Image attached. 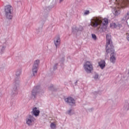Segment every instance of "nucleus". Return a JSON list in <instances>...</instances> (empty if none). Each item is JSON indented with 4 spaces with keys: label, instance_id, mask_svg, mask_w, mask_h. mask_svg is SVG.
<instances>
[{
    "label": "nucleus",
    "instance_id": "obj_1",
    "mask_svg": "<svg viewBox=\"0 0 129 129\" xmlns=\"http://www.w3.org/2000/svg\"><path fill=\"white\" fill-rule=\"evenodd\" d=\"M107 24H108L107 19H102L101 17H94L91 20L90 26L93 28H97V27L99 26L98 30H99V29L103 30V29H106Z\"/></svg>",
    "mask_w": 129,
    "mask_h": 129
},
{
    "label": "nucleus",
    "instance_id": "obj_2",
    "mask_svg": "<svg viewBox=\"0 0 129 129\" xmlns=\"http://www.w3.org/2000/svg\"><path fill=\"white\" fill-rule=\"evenodd\" d=\"M106 52L111 53L110 60L112 63H115V54H114V47L111 41V36L109 34L106 35Z\"/></svg>",
    "mask_w": 129,
    "mask_h": 129
},
{
    "label": "nucleus",
    "instance_id": "obj_3",
    "mask_svg": "<svg viewBox=\"0 0 129 129\" xmlns=\"http://www.w3.org/2000/svg\"><path fill=\"white\" fill-rule=\"evenodd\" d=\"M12 10H13V8L10 5H7L5 7V11L6 13V16L7 19H9V20H11L13 18Z\"/></svg>",
    "mask_w": 129,
    "mask_h": 129
},
{
    "label": "nucleus",
    "instance_id": "obj_4",
    "mask_svg": "<svg viewBox=\"0 0 129 129\" xmlns=\"http://www.w3.org/2000/svg\"><path fill=\"white\" fill-rule=\"evenodd\" d=\"M84 68L87 73H91V71L93 70V66L90 61H87L84 64Z\"/></svg>",
    "mask_w": 129,
    "mask_h": 129
},
{
    "label": "nucleus",
    "instance_id": "obj_5",
    "mask_svg": "<svg viewBox=\"0 0 129 129\" xmlns=\"http://www.w3.org/2000/svg\"><path fill=\"white\" fill-rule=\"evenodd\" d=\"M39 63H40V60H36L34 61V63L32 68V71H33V75L34 76H35V74H36L37 72H38V67H39Z\"/></svg>",
    "mask_w": 129,
    "mask_h": 129
},
{
    "label": "nucleus",
    "instance_id": "obj_6",
    "mask_svg": "<svg viewBox=\"0 0 129 129\" xmlns=\"http://www.w3.org/2000/svg\"><path fill=\"white\" fill-rule=\"evenodd\" d=\"M35 121L36 119L33 116L29 115L28 118L26 119V123L28 125H32L35 123Z\"/></svg>",
    "mask_w": 129,
    "mask_h": 129
},
{
    "label": "nucleus",
    "instance_id": "obj_7",
    "mask_svg": "<svg viewBox=\"0 0 129 129\" xmlns=\"http://www.w3.org/2000/svg\"><path fill=\"white\" fill-rule=\"evenodd\" d=\"M110 28L112 29H120L121 28V25L120 24H116L115 23H112L110 25Z\"/></svg>",
    "mask_w": 129,
    "mask_h": 129
},
{
    "label": "nucleus",
    "instance_id": "obj_8",
    "mask_svg": "<svg viewBox=\"0 0 129 129\" xmlns=\"http://www.w3.org/2000/svg\"><path fill=\"white\" fill-rule=\"evenodd\" d=\"M66 102L67 103H72V104H75V100L73 99L72 97H68L64 99Z\"/></svg>",
    "mask_w": 129,
    "mask_h": 129
},
{
    "label": "nucleus",
    "instance_id": "obj_9",
    "mask_svg": "<svg viewBox=\"0 0 129 129\" xmlns=\"http://www.w3.org/2000/svg\"><path fill=\"white\" fill-rule=\"evenodd\" d=\"M54 42L56 47H57V46H59V44L61 42V40L60 39V37L59 36L55 37L54 38Z\"/></svg>",
    "mask_w": 129,
    "mask_h": 129
},
{
    "label": "nucleus",
    "instance_id": "obj_10",
    "mask_svg": "<svg viewBox=\"0 0 129 129\" xmlns=\"http://www.w3.org/2000/svg\"><path fill=\"white\" fill-rule=\"evenodd\" d=\"M32 113L35 115V116H39V114H40V111L37 109V107H34L33 109Z\"/></svg>",
    "mask_w": 129,
    "mask_h": 129
},
{
    "label": "nucleus",
    "instance_id": "obj_11",
    "mask_svg": "<svg viewBox=\"0 0 129 129\" xmlns=\"http://www.w3.org/2000/svg\"><path fill=\"white\" fill-rule=\"evenodd\" d=\"M129 6V0H127L125 1H123L121 5V8L122 9H123V8H125L126 7H128Z\"/></svg>",
    "mask_w": 129,
    "mask_h": 129
},
{
    "label": "nucleus",
    "instance_id": "obj_12",
    "mask_svg": "<svg viewBox=\"0 0 129 129\" xmlns=\"http://www.w3.org/2000/svg\"><path fill=\"white\" fill-rule=\"evenodd\" d=\"M99 66H100L101 69H103L105 67V61L101 60L99 62Z\"/></svg>",
    "mask_w": 129,
    "mask_h": 129
},
{
    "label": "nucleus",
    "instance_id": "obj_13",
    "mask_svg": "<svg viewBox=\"0 0 129 129\" xmlns=\"http://www.w3.org/2000/svg\"><path fill=\"white\" fill-rule=\"evenodd\" d=\"M113 14L114 15V16H118V15L120 14V11H119V10L115 8L113 11Z\"/></svg>",
    "mask_w": 129,
    "mask_h": 129
},
{
    "label": "nucleus",
    "instance_id": "obj_14",
    "mask_svg": "<svg viewBox=\"0 0 129 129\" xmlns=\"http://www.w3.org/2000/svg\"><path fill=\"white\" fill-rule=\"evenodd\" d=\"M37 93H38V92L37 91V88H35L32 90V95H33V96H35L36 94H37Z\"/></svg>",
    "mask_w": 129,
    "mask_h": 129
},
{
    "label": "nucleus",
    "instance_id": "obj_15",
    "mask_svg": "<svg viewBox=\"0 0 129 129\" xmlns=\"http://www.w3.org/2000/svg\"><path fill=\"white\" fill-rule=\"evenodd\" d=\"M89 14H90V11H89V10H86L84 13V16H87L89 15Z\"/></svg>",
    "mask_w": 129,
    "mask_h": 129
},
{
    "label": "nucleus",
    "instance_id": "obj_16",
    "mask_svg": "<svg viewBox=\"0 0 129 129\" xmlns=\"http://www.w3.org/2000/svg\"><path fill=\"white\" fill-rule=\"evenodd\" d=\"M50 127L53 129L56 128V124H55L54 123H51L50 124Z\"/></svg>",
    "mask_w": 129,
    "mask_h": 129
},
{
    "label": "nucleus",
    "instance_id": "obj_17",
    "mask_svg": "<svg viewBox=\"0 0 129 129\" xmlns=\"http://www.w3.org/2000/svg\"><path fill=\"white\" fill-rule=\"evenodd\" d=\"M92 39H93V40H94L95 41H96V40L97 39V37H96V35L95 34H92Z\"/></svg>",
    "mask_w": 129,
    "mask_h": 129
},
{
    "label": "nucleus",
    "instance_id": "obj_18",
    "mask_svg": "<svg viewBox=\"0 0 129 129\" xmlns=\"http://www.w3.org/2000/svg\"><path fill=\"white\" fill-rule=\"evenodd\" d=\"M126 39L129 41V33H126Z\"/></svg>",
    "mask_w": 129,
    "mask_h": 129
},
{
    "label": "nucleus",
    "instance_id": "obj_19",
    "mask_svg": "<svg viewBox=\"0 0 129 129\" xmlns=\"http://www.w3.org/2000/svg\"><path fill=\"white\" fill-rule=\"evenodd\" d=\"M126 20H129V12L127 13V15L126 17Z\"/></svg>",
    "mask_w": 129,
    "mask_h": 129
},
{
    "label": "nucleus",
    "instance_id": "obj_20",
    "mask_svg": "<svg viewBox=\"0 0 129 129\" xmlns=\"http://www.w3.org/2000/svg\"><path fill=\"white\" fill-rule=\"evenodd\" d=\"M95 79H97V78H98V75H96L94 77Z\"/></svg>",
    "mask_w": 129,
    "mask_h": 129
},
{
    "label": "nucleus",
    "instance_id": "obj_21",
    "mask_svg": "<svg viewBox=\"0 0 129 129\" xmlns=\"http://www.w3.org/2000/svg\"><path fill=\"white\" fill-rule=\"evenodd\" d=\"M20 74H21V72H18H18H17V74H16V75H17V76H18V75H20Z\"/></svg>",
    "mask_w": 129,
    "mask_h": 129
},
{
    "label": "nucleus",
    "instance_id": "obj_22",
    "mask_svg": "<svg viewBox=\"0 0 129 129\" xmlns=\"http://www.w3.org/2000/svg\"><path fill=\"white\" fill-rule=\"evenodd\" d=\"M60 3H61V2H63V0H59Z\"/></svg>",
    "mask_w": 129,
    "mask_h": 129
}]
</instances>
